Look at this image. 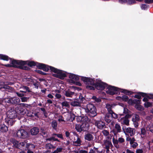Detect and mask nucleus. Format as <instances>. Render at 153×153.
Here are the masks:
<instances>
[{
    "label": "nucleus",
    "mask_w": 153,
    "mask_h": 153,
    "mask_svg": "<svg viewBox=\"0 0 153 153\" xmlns=\"http://www.w3.org/2000/svg\"><path fill=\"white\" fill-rule=\"evenodd\" d=\"M81 80L86 82V83L90 82L91 85H94L95 89L98 90H103L105 88L108 86V85L106 83L102 81L101 80H98L95 82V80L94 78H91L90 77L81 76Z\"/></svg>",
    "instance_id": "obj_1"
},
{
    "label": "nucleus",
    "mask_w": 153,
    "mask_h": 153,
    "mask_svg": "<svg viewBox=\"0 0 153 153\" xmlns=\"http://www.w3.org/2000/svg\"><path fill=\"white\" fill-rule=\"evenodd\" d=\"M27 64V62L25 61L17 60L13 59L11 61V65L8 64L6 65L1 64L6 67L14 68L24 70H27L28 68L27 66H23Z\"/></svg>",
    "instance_id": "obj_2"
},
{
    "label": "nucleus",
    "mask_w": 153,
    "mask_h": 153,
    "mask_svg": "<svg viewBox=\"0 0 153 153\" xmlns=\"http://www.w3.org/2000/svg\"><path fill=\"white\" fill-rule=\"evenodd\" d=\"M84 109L88 115L90 117H94L97 115L96 108L93 104H87Z\"/></svg>",
    "instance_id": "obj_3"
},
{
    "label": "nucleus",
    "mask_w": 153,
    "mask_h": 153,
    "mask_svg": "<svg viewBox=\"0 0 153 153\" xmlns=\"http://www.w3.org/2000/svg\"><path fill=\"white\" fill-rule=\"evenodd\" d=\"M52 72H54L56 74H53L52 76L61 79H63L67 77L65 73H64L61 70L56 68L54 67H51Z\"/></svg>",
    "instance_id": "obj_4"
},
{
    "label": "nucleus",
    "mask_w": 153,
    "mask_h": 153,
    "mask_svg": "<svg viewBox=\"0 0 153 153\" xmlns=\"http://www.w3.org/2000/svg\"><path fill=\"white\" fill-rule=\"evenodd\" d=\"M89 127V124L86 122L82 123L81 124H76L75 126V129L77 132L80 133L82 131H88Z\"/></svg>",
    "instance_id": "obj_5"
},
{
    "label": "nucleus",
    "mask_w": 153,
    "mask_h": 153,
    "mask_svg": "<svg viewBox=\"0 0 153 153\" xmlns=\"http://www.w3.org/2000/svg\"><path fill=\"white\" fill-rule=\"evenodd\" d=\"M108 90L106 91L107 94L113 95L116 94H117L118 91H120V88L114 86L109 85L107 87Z\"/></svg>",
    "instance_id": "obj_6"
},
{
    "label": "nucleus",
    "mask_w": 153,
    "mask_h": 153,
    "mask_svg": "<svg viewBox=\"0 0 153 153\" xmlns=\"http://www.w3.org/2000/svg\"><path fill=\"white\" fill-rule=\"evenodd\" d=\"M56 136L57 137L59 138L62 139H63V135L62 134L53 133L52 134V137L46 139V141H49L51 142L54 141H57L58 142H60V140L57 138H55V136Z\"/></svg>",
    "instance_id": "obj_7"
},
{
    "label": "nucleus",
    "mask_w": 153,
    "mask_h": 153,
    "mask_svg": "<svg viewBox=\"0 0 153 153\" xmlns=\"http://www.w3.org/2000/svg\"><path fill=\"white\" fill-rule=\"evenodd\" d=\"M37 64V68L38 69L42 70L46 72L48 71L50 69L51 71L52 72L51 67H53L38 62Z\"/></svg>",
    "instance_id": "obj_8"
},
{
    "label": "nucleus",
    "mask_w": 153,
    "mask_h": 153,
    "mask_svg": "<svg viewBox=\"0 0 153 153\" xmlns=\"http://www.w3.org/2000/svg\"><path fill=\"white\" fill-rule=\"evenodd\" d=\"M16 135L18 137L22 138H25L29 137L27 132L24 129L18 130L17 132Z\"/></svg>",
    "instance_id": "obj_9"
},
{
    "label": "nucleus",
    "mask_w": 153,
    "mask_h": 153,
    "mask_svg": "<svg viewBox=\"0 0 153 153\" xmlns=\"http://www.w3.org/2000/svg\"><path fill=\"white\" fill-rule=\"evenodd\" d=\"M7 117L15 118L17 116V112L14 107L11 108L7 112Z\"/></svg>",
    "instance_id": "obj_10"
},
{
    "label": "nucleus",
    "mask_w": 153,
    "mask_h": 153,
    "mask_svg": "<svg viewBox=\"0 0 153 153\" xmlns=\"http://www.w3.org/2000/svg\"><path fill=\"white\" fill-rule=\"evenodd\" d=\"M141 96L142 97H147L149 99H150L152 97H150L147 94L142 92H137V94L134 95V97L139 100H140L141 98Z\"/></svg>",
    "instance_id": "obj_11"
},
{
    "label": "nucleus",
    "mask_w": 153,
    "mask_h": 153,
    "mask_svg": "<svg viewBox=\"0 0 153 153\" xmlns=\"http://www.w3.org/2000/svg\"><path fill=\"white\" fill-rule=\"evenodd\" d=\"M95 123L97 128L100 129H102L106 127L105 123L101 120H97L95 122Z\"/></svg>",
    "instance_id": "obj_12"
},
{
    "label": "nucleus",
    "mask_w": 153,
    "mask_h": 153,
    "mask_svg": "<svg viewBox=\"0 0 153 153\" xmlns=\"http://www.w3.org/2000/svg\"><path fill=\"white\" fill-rule=\"evenodd\" d=\"M28 141L25 140L23 141L20 142L19 143L18 149L21 150H25Z\"/></svg>",
    "instance_id": "obj_13"
},
{
    "label": "nucleus",
    "mask_w": 153,
    "mask_h": 153,
    "mask_svg": "<svg viewBox=\"0 0 153 153\" xmlns=\"http://www.w3.org/2000/svg\"><path fill=\"white\" fill-rule=\"evenodd\" d=\"M26 110L25 108L21 106L18 107L16 108L17 113L22 115H24L26 113Z\"/></svg>",
    "instance_id": "obj_14"
},
{
    "label": "nucleus",
    "mask_w": 153,
    "mask_h": 153,
    "mask_svg": "<svg viewBox=\"0 0 153 153\" xmlns=\"http://www.w3.org/2000/svg\"><path fill=\"white\" fill-rule=\"evenodd\" d=\"M74 93V92L71 91L69 89L65 90L64 91V95L67 97H72Z\"/></svg>",
    "instance_id": "obj_15"
},
{
    "label": "nucleus",
    "mask_w": 153,
    "mask_h": 153,
    "mask_svg": "<svg viewBox=\"0 0 153 153\" xmlns=\"http://www.w3.org/2000/svg\"><path fill=\"white\" fill-rule=\"evenodd\" d=\"M10 104L13 105H17L20 102V100L17 97H11Z\"/></svg>",
    "instance_id": "obj_16"
},
{
    "label": "nucleus",
    "mask_w": 153,
    "mask_h": 153,
    "mask_svg": "<svg viewBox=\"0 0 153 153\" xmlns=\"http://www.w3.org/2000/svg\"><path fill=\"white\" fill-rule=\"evenodd\" d=\"M15 120L14 118L6 117L5 119V122L8 125L13 126L15 123Z\"/></svg>",
    "instance_id": "obj_17"
},
{
    "label": "nucleus",
    "mask_w": 153,
    "mask_h": 153,
    "mask_svg": "<svg viewBox=\"0 0 153 153\" xmlns=\"http://www.w3.org/2000/svg\"><path fill=\"white\" fill-rule=\"evenodd\" d=\"M0 59L7 61H8L9 59H10V62L11 64V61L13 59H12L5 55L0 54Z\"/></svg>",
    "instance_id": "obj_18"
},
{
    "label": "nucleus",
    "mask_w": 153,
    "mask_h": 153,
    "mask_svg": "<svg viewBox=\"0 0 153 153\" xmlns=\"http://www.w3.org/2000/svg\"><path fill=\"white\" fill-rule=\"evenodd\" d=\"M39 131V129L37 127H33L30 130L31 134L32 135H37Z\"/></svg>",
    "instance_id": "obj_19"
},
{
    "label": "nucleus",
    "mask_w": 153,
    "mask_h": 153,
    "mask_svg": "<svg viewBox=\"0 0 153 153\" xmlns=\"http://www.w3.org/2000/svg\"><path fill=\"white\" fill-rule=\"evenodd\" d=\"M69 78L70 80H72L74 81H78L79 79V76L77 75H75L72 73H70L69 76Z\"/></svg>",
    "instance_id": "obj_20"
},
{
    "label": "nucleus",
    "mask_w": 153,
    "mask_h": 153,
    "mask_svg": "<svg viewBox=\"0 0 153 153\" xmlns=\"http://www.w3.org/2000/svg\"><path fill=\"white\" fill-rule=\"evenodd\" d=\"M115 129H113V131L114 134L115 135L117 133L120 132L121 131V127L119 124L117 123L115 125Z\"/></svg>",
    "instance_id": "obj_21"
},
{
    "label": "nucleus",
    "mask_w": 153,
    "mask_h": 153,
    "mask_svg": "<svg viewBox=\"0 0 153 153\" xmlns=\"http://www.w3.org/2000/svg\"><path fill=\"white\" fill-rule=\"evenodd\" d=\"M35 148L34 145L30 143H28L27 142L25 151L33 150Z\"/></svg>",
    "instance_id": "obj_22"
},
{
    "label": "nucleus",
    "mask_w": 153,
    "mask_h": 153,
    "mask_svg": "<svg viewBox=\"0 0 153 153\" xmlns=\"http://www.w3.org/2000/svg\"><path fill=\"white\" fill-rule=\"evenodd\" d=\"M85 139V140L88 141L92 140L94 139V136L91 134L88 133L85 134L84 136Z\"/></svg>",
    "instance_id": "obj_23"
},
{
    "label": "nucleus",
    "mask_w": 153,
    "mask_h": 153,
    "mask_svg": "<svg viewBox=\"0 0 153 153\" xmlns=\"http://www.w3.org/2000/svg\"><path fill=\"white\" fill-rule=\"evenodd\" d=\"M126 132L129 133L131 136H133L135 133V129L134 128H128L126 129Z\"/></svg>",
    "instance_id": "obj_24"
},
{
    "label": "nucleus",
    "mask_w": 153,
    "mask_h": 153,
    "mask_svg": "<svg viewBox=\"0 0 153 153\" xmlns=\"http://www.w3.org/2000/svg\"><path fill=\"white\" fill-rule=\"evenodd\" d=\"M10 142L13 144V146L18 149L19 142L14 138H12L10 140Z\"/></svg>",
    "instance_id": "obj_25"
},
{
    "label": "nucleus",
    "mask_w": 153,
    "mask_h": 153,
    "mask_svg": "<svg viewBox=\"0 0 153 153\" xmlns=\"http://www.w3.org/2000/svg\"><path fill=\"white\" fill-rule=\"evenodd\" d=\"M83 82L86 84L85 88L86 89L88 90H94L95 89V87L94 85H90V82H89L88 83L86 82L83 81Z\"/></svg>",
    "instance_id": "obj_26"
},
{
    "label": "nucleus",
    "mask_w": 153,
    "mask_h": 153,
    "mask_svg": "<svg viewBox=\"0 0 153 153\" xmlns=\"http://www.w3.org/2000/svg\"><path fill=\"white\" fill-rule=\"evenodd\" d=\"M120 91L124 93L126 95H130L133 94V92L125 89L120 88Z\"/></svg>",
    "instance_id": "obj_27"
},
{
    "label": "nucleus",
    "mask_w": 153,
    "mask_h": 153,
    "mask_svg": "<svg viewBox=\"0 0 153 153\" xmlns=\"http://www.w3.org/2000/svg\"><path fill=\"white\" fill-rule=\"evenodd\" d=\"M103 142L104 145L105 146V147H108V148H110V147H113V146L111 141L107 140H104Z\"/></svg>",
    "instance_id": "obj_28"
},
{
    "label": "nucleus",
    "mask_w": 153,
    "mask_h": 153,
    "mask_svg": "<svg viewBox=\"0 0 153 153\" xmlns=\"http://www.w3.org/2000/svg\"><path fill=\"white\" fill-rule=\"evenodd\" d=\"M8 130V127L4 124L0 125V131L3 133L5 132Z\"/></svg>",
    "instance_id": "obj_29"
},
{
    "label": "nucleus",
    "mask_w": 153,
    "mask_h": 153,
    "mask_svg": "<svg viewBox=\"0 0 153 153\" xmlns=\"http://www.w3.org/2000/svg\"><path fill=\"white\" fill-rule=\"evenodd\" d=\"M117 99L118 100L121 99L123 101L126 102L128 100V97L126 95H123L122 97L118 96L117 97Z\"/></svg>",
    "instance_id": "obj_30"
},
{
    "label": "nucleus",
    "mask_w": 153,
    "mask_h": 153,
    "mask_svg": "<svg viewBox=\"0 0 153 153\" xmlns=\"http://www.w3.org/2000/svg\"><path fill=\"white\" fill-rule=\"evenodd\" d=\"M26 94V91H20V92H16L17 95L21 98L23 96H26L27 95Z\"/></svg>",
    "instance_id": "obj_31"
},
{
    "label": "nucleus",
    "mask_w": 153,
    "mask_h": 153,
    "mask_svg": "<svg viewBox=\"0 0 153 153\" xmlns=\"http://www.w3.org/2000/svg\"><path fill=\"white\" fill-rule=\"evenodd\" d=\"M80 117L81 118V121L84 122V123H87L90 121V119H89L88 117L86 115L81 116Z\"/></svg>",
    "instance_id": "obj_32"
},
{
    "label": "nucleus",
    "mask_w": 153,
    "mask_h": 153,
    "mask_svg": "<svg viewBox=\"0 0 153 153\" xmlns=\"http://www.w3.org/2000/svg\"><path fill=\"white\" fill-rule=\"evenodd\" d=\"M37 63L38 62H35L33 61H29L27 63V65L30 67H33V66H36L37 67Z\"/></svg>",
    "instance_id": "obj_33"
},
{
    "label": "nucleus",
    "mask_w": 153,
    "mask_h": 153,
    "mask_svg": "<svg viewBox=\"0 0 153 153\" xmlns=\"http://www.w3.org/2000/svg\"><path fill=\"white\" fill-rule=\"evenodd\" d=\"M40 134L41 135L46 138L48 137V135L47 134V132L44 128H41L40 129Z\"/></svg>",
    "instance_id": "obj_34"
},
{
    "label": "nucleus",
    "mask_w": 153,
    "mask_h": 153,
    "mask_svg": "<svg viewBox=\"0 0 153 153\" xmlns=\"http://www.w3.org/2000/svg\"><path fill=\"white\" fill-rule=\"evenodd\" d=\"M135 108L139 111H143L144 110V107L140 104L135 105L134 106Z\"/></svg>",
    "instance_id": "obj_35"
},
{
    "label": "nucleus",
    "mask_w": 153,
    "mask_h": 153,
    "mask_svg": "<svg viewBox=\"0 0 153 153\" xmlns=\"http://www.w3.org/2000/svg\"><path fill=\"white\" fill-rule=\"evenodd\" d=\"M71 105L73 106H80V103L79 102L74 100L71 102Z\"/></svg>",
    "instance_id": "obj_36"
},
{
    "label": "nucleus",
    "mask_w": 153,
    "mask_h": 153,
    "mask_svg": "<svg viewBox=\"0 0 153 153\" xmlns=\"http://www.w3.org/2000/svg\"><path fill=\"white\" fill-rule=\"evenodd\" d=\"M146 129L153 133V124H149L147 127Z\"/></svg>",
    "instance_id": "obj_37"
},
{
    "label": "nucleus",
    "mask_w": 153,
    "mask_h": 153,
    "mask_svg": "<svg viewBox=\"0 0 153 153\" xmlns=\"http://www.w3.org/2000/svg\"><path fill=\"white\" fill-rule=\"evenodd\" d=\"M81 140L78 137L76 141H73V143L75 146H79L81 144Z\"/></svg>",
    "instance_id": "obj_38"
},
{
    "label": "nucleus",
    "mask_w": 153,
    "mask_h": 153,
    "mask_svg": "<svg viewBox=\"0 0 153 153\" xmlns=\"http://www.w3.org/2000/svg\"><path fill=\"white\" fill-rule=\"evenodd\" d=\"M140 120V117L139 115L136 114L135 116V118H133L132 120L134 123H136Z\"/></svg>",
    "instance_id": "obj_39"
},
{
    "label": "nucleus",
    "mask_w": 153,
    "mask_h": 153,
    "mask_svg": "<svg viewBox=\"0 0 153 153\" xmlns=\"http://www.w3.org/2000/svg\"><path fill=\"white\" fill-rule=\"evenodd\" d=\"M141 137H142V136L144 137L146 135V131L144 128H143L141 129Z\"/></svg>",
    "instance_id": "obj_40"
},
{
    "label": "nucleus",
    "mask_w": 153,
    "mask_h": 153,
    "mask_svg": "<svg viewBox=\"0 0 153 153\" xmlns=\"http://www.w3.org/2000/svg\"><path fill=\"white\" fill-rule=\"evenodd\" d=\"M69 82L70 83H74L76 85L79 86H81L82 85L81 83L78 81L75 82L72 80H69Z\"/></svg>",
    "instance_id": "obj_41"
},
{
    "label": "nucleus",
    "mask_w": 153,
    "mask_h": 153,
    "mask_svg": "<svg viewBox=\"0 0 153 153\" xmlns=\"http://www.w3.org/2000/svg\"><path fill=\"white\" fill-rule=\"evenodd\" d=\"M145 107L148 108L149 107H151L152 106V104L149 102H145L144 104Z\"/></svg>",
    "instance_id": "obj_42"
},
{
    "label": "nucleus",
    "mask_w": 153,
    "mask_h": 153,
    "mask_svg": "<svg viewBox=\"0 0 153 153\" xmlns=\"http://www.w3.org/2000/svg\"><path fill=\"white\" fill-rule=\"evenodd\" d=\"M57 122L55 120L51 122V126L53 128L55 129L57 126Z\"/></svg>",
    "instance_id": "obj_43"
},
{
    "label": "nucleus",
    "mask_w": 153,
    "mask_h": 153,
    "mask_svg": "<svg viewBox=\"0 0 153 153\" xmlns=\"http://www.w3.org/2000/svg\"><path fill=\"white\" fill-rule=\"evenodd\" d=\"M140 7L142 10H146L149 7V6L147 4H143L141 5Z\"/></svg>",
    "instance_id": "obj_44"
},
{
    "label": "nucleus",
    "mask_w": 153,
    "mask_h": 153,
    "mask_svg": "<svg viewBox=\"0 0 153 153\" xmlns=\"http://www.w3.org/2000/svg\"><path fill=\"white\" fill-rule=\"evenodd\" d=\"M92 153H100V152L98 150V148L94 147L93 149L90 150Z\"/></svg>",
    "instance_id": "obj_45"
},
{
    "label": "nucleus",
    "mask_w": 153,
    "mask_h": 153,
    "mask_svg": "<svg viewBox=\"0 0 153 153\" xmlns=\"http://www.w3.org/2000/svg\"><path fill=\"white\" fill-rule=\"evenodd\" d=\"M62 150V147H59L56 148V150H54L53 152L51 153H59V152H61Z\"/></svg>",
    "instance_id": "obj_46"
},
{
    "label": "nucleus",
    "mask_w": 153,
    "mask_h": 153,
    "mask_svg": "<svg viewBox=\"0 0 153 153\" xmlns=\"http://www.w3.org/2000/svg\"><path fill=\"white\" fill-rule=\"evenodd\" d=\"M141 103V100H134V104H135V105L140 104Z\"/></svg>",
    "instance_id": "obj_47"
},
{
    "label": "nucleus",
    "mask_w": 153,
    "mask_h": 153,
    "mask_svg": "<svg viewBox=\"0 0 153 153\" xmlns=\"http://www.w3.org/2000/svg\"><path fill=\"white\" fill-rule=\"evenodd\" d=\"M3 89H4L5 91H7L8 90H11L12 87L7 85H5L4 84V86L3 87Z\"/></svg>",
    "instance_id": "obj_48"
},
{
    "label": "nucleus",
    "mask_w": 153,
    "mask_h": 153,
    "mask_svg": "<svg viewBox=\"0 0 153 153\" xmlns=\"http://www.w3.org/2000/svg\"><path fill=\"white\" fill-rule=\"evenodd\" d=\"M22 88L24 90H26L25 91H26V92H31V91L30 89V88L26 86H23Z\"/></svg>",
    "instance_id": "obj_49"
},
{
    "label": "nucleus",
    "mask_w": 153,
    "mask_h": 153,
    "mask_svg": "<svg viewBox=\"0 0 153 153\" xmlns=\"http://www.w3.org/2000/svg\"><path fill=\"white\" fill-rule=\"evenodd\" d=\"M62 106H65L69 108L70 107V105L67 101H64L62 102Z\"/></svg>",
    "instance_id": "obj_50"
},
{
    "label": "nucleus",
    "mask_w": 153,
    "mask_h": 153,
    "mask_svg": "<svg viewBox=\"0 0 153 153\" xmlns=\"http://www.w3.org/2000/svg\"><path fill=\"white\" fill-rule=\"evenodd\" d=\"M136 2V1L134 0H128L127 1V4L129 5H131L135 4Z\"/></svg>",
    "instance_id": "obj_51"
},
{
    "label": "nucleus",
    "mask_w": 153,
    "mask_h": 153,
    "mask_svg": "<svg viewBox=\"0 0 153 153\" xmlns=\"http://www.w3.org/2000/svg\"><path fill=\"white\" fill-rule=\"evenodd\" d=\"M35 71L36 73L42 75H47L46 73L40 70H36Z\"/></svg>",
    "instance_id": "obj_52"
},
{
    "label": "nucleus",
    "mask_w": 153,
    "mask_h": 153,
    "mask_svg": "<svg viewBox=\"0 0 153 153\" xmlns=\"http://www.w3.org/2000/svg\"><path fill=\"white\" fill-rule=\"evenodd\" d=\"M127 102L129 105H134V100H132V99H128Z\"/></svg>",
    "instance_id": "obj_53"
},
{
    "label": "nucleus",
    "mask_w": 153,
    "mask_h": 153,
    "mask_svg": "<svg viewBox=\"0 0 153 153\" xmlns=\"http://www.w3.org/2000/svg\"><path fill=\"white\" fill-rule=\"evenodd\" d=\"M29 97H25L23 96L21 98V99L22 102H26L27 101V100L29 99Z\"/></svg>",
    "instance_id": "obj_54"
},
{
    "label": "nucleus",
    "mask_w": 153,
    "mask_h": 153,
    "mask_svg": "<svg viewBox=\"0 0 153 153\" xmlns=\"http://www.w3.org/2000/svg\"><path fill=\"white\" fill-rule=\"evenodd\" d=\"M110 114L111 115V117L117 119L118 117V115L115 113L113 111Z\"/></svg>",
    "instance_id": "obj_55"
},
{
    "label": "nucleus",
    "mask_w": 153,
    "mask_h": 153,
    "mask_svg": "<svg viewBox=\"0 0 153 153\" xmlns=\"http://www.w3.org/2000/svg\"><path fill=\"white\" fill-rule=\"evenodd\" d=\"M102 133L105 136H107L109 134V132L107 130H104L102 131Z\"/></svg>",
    "instance_id": "obj_56"
},
{
    "label": "nucleus",
    "mask_w": 153,
    "mask_h": 153,
    "mask_svg": "<svg viewBox=\"0 0 153 153\" xmlns=\"http://www.w3.org/2000/svg\"><path fill=\"white\" fill-rule=\"evenodd\" d=\"M11 97L10 98H4V100L5 102L6 103H9L10 104V101H11Z\"/></svg>",
    "instance_id": "obj_57"
},
{
    "label": "nucleus",
    "mask_w": 153,
    "mask_h": 153,
    "mask_svg": "<svg viewBox=\"0 0 153 153\" xmlns=\"http://www.w3.org/2000/svg\"><path fill=\"white\" fill-rule=\"evenodd\" d=\"M53 144L51 143H46L45 145V146L47 149H52V147Z\"/></svg>",
    "instance_id": "obj_58"
},
{
    "label": "nucleus",
    "mask_w": 153,
    "mask_h": 153,
    "mask_svg": "<svg viewBox=\"0 0 153 153\" xmlns=\"http://www.w3.org/2000/svg\"><path fill=\"white\" fill-rule=\"evenodd\" d=\"M130 112V111L126 108H124L123 113L125 114H128Z\"/></svg>",
    "instance_id": "obj_59"
},
{
    "label": "nucleus",
    "mask_w": 153,
    "mask_h": 153,
    "mask_svg": "<svg viewBox=\"0 0 153 153\" xmlns=\"http://www.w3.org/2000/svg\"><path fill=\"white\" fill-rule=\"evenodd\" d=\"M131 117V114H127L124 117L121 118V119H122V118H124L125 119H128L130 118Z\"/></svg>",
    "instance_id": "obj_60"
},
{
    "label": "nucleus",
    "mask_w": 153,
    "mask_h": 153,
    "mask_svg": "<svg viewBox=\"0 0 153 153\" xmlns=\"http://www.w3.org/2000/svg\"><path fill=\"white\" fill-rule=\"evenodd\" d=\"M76 116L74 114H71L70 120L71 121H73L75 119Z\"/></svg>",
    "instance_id": "obj_61"
},
{
    "label": "nucleus",
    "mask_w": 153,
    "mask_h": 153,
    "mask_svg": "<svg viewBox=\"0 0 153 153\" xmlns=\"http://www.w3.org/2000/svg\"><path fill=\"white\" fill-rule=\"evenodd\" d=\"M123 123L126 125H128L129 124V120L128 119H124L123 120Z\"/></svg>",
    "instance_id": "obj_62"
},
{
    "label": "nucleus",
    "mask_w": 153,
    "mask_h": 153,
    "mask_svg": "<svg viewBox=\"0 0 153 153\" xmlns=\"http://www.w3.org/2000/svg\"><path fill=\"white\" fill-rule=\"evenodd\" d=\"M113 142L114 144V145L115 144H118L119 141L117 139H115L114 137H113Z\"/></svg>",
    "instance_id": "obj_63"
},
{
    "label": "nucleus",
    "mask_w": 153,
    "mask_h": 153,
    "mask_svg": "<svg viewBox=\"0 0 153 153\" xmlns=\"http://www.w3.org/2000/svg\"><path fill=\"white\" fill-rule=\"evenodd\" d=\"M118 140L119 142L120 143H123L125 141V140L123 138L121 137L119 138L118 139Z\"/></svg>",
    "instance_id": "obj_64"
}]
</instances>
